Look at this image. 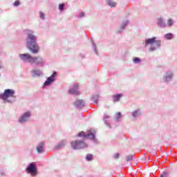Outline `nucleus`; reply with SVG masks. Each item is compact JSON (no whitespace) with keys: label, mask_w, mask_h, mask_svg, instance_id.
Instances as JSON below:
<instances>
[{"label":"nucleus","mask_w":177,"mask_h":177,"mask_svg":"<svg viewBox=\"0 0 177 177\" xmlns=\"http://www.w3.org/2000/svg\"><path fill=\"white\" fill-rule=\"evenodd\" d=\"M27 48L32 53L37 55L39 53V46L37 44V37L32 34H29L26 39Z\"/></svg>","instance_id":"1"},{"label":"nucleus","mask_w":177,"mask_h":177,"mask_svg":"<svg viewBox=\"0 0 177 177\" xmlns=\"http://www.w3.org/2000/svg\"><path fill=\"white\" fill-rule=\"evenodd\" d=\"M9 97H15V91L12 89H6L3 93L0 94V98L4 102H9Z\"/></svg>","instance_id":"2"},{"label":"nucleus","mask_w":177,"mask_h":177,"mask_svg":"<svg viewBox=\"0 0 177 177\" xmlns=\"http://www.w3.org/2000/svg\"><path fill=\"white\" fill-rule=\"evenodd\" d=\"M71 147L74 150H78L80 149H85L86 147V144L82 141H72L71 142Z\"/></svg>","instance_id":"3"},{"label":"nucleus","mask_w":177,"mask_h":177,"mask_svg":"<svg viewBox=\"0 0 177 177\" xmlns=\"http://www.w3.org/2000/svg\"><path fill=\"white\" fill-rule=\"evenodd\" d=\"M154 45L156 46H160L161 45V41L157 40L156 37L147 39L145 40V46H147V45Z\"/></svg>","instance_id":"4"},{"label":"nucleus","mask_w":177,"mask_h":177,"mask_svg":"<svg viewBox=\"0 0 177 177\" xmlns=\"http://www.w3.org/2000/svg\"><path fill=\"white\" fill-rule=\"evenodd\" d=\"M26 171L28 174H31V175H37V168L35 167V163H30L26 168Z\"/></svg>","instance_id":"5"},{"label":"nucleus","mask_w":177,"mask_h":177,"mask_svg":"<svg viewBox=\"0 0 177 177\" xmlns=\"http://www.w3.org/2000/svg\"><path fill=\"white\" fill-rule=\"evenodd\" d=\"M19 57L23 60L24 62H28L29 63H31V60L32 59V56L31 55L26 53V54H20Z\"/></svg>","instance_id":"6"},{"label":"nucleus","mask_w":177,"mask_h":177,"mask_svg":"<svg viewBox=\"0 0 177 177\" xmlns=\"http://www.w3.org/2000/svg\"><path fill=\"white\" fill-rule=\"evenodd\" d=\"M30 63L37 64L38 66L44 63V59H42V57H32Z\"/></svg>","instance_id":"7"},{"label":"nucleus","mask_w":177,"mask_h":177,"mask_svg":"<svg viewBox=\"0 0 177 177\" xmlns=\"http://www.w3.org/2000/svg\"><path fill=\"white\" fill-rule=\"evenodd\" d=\"M79 138H88V139H95V134L92 133H89L88 134H86L85 132L82 131L78 133Z\"/></svg>","instance_id":"8"},{"label":"nucleus","mask_w":177,"mask_h":177,"mask_svg":"<svg viewBox=\"0 0 177 177\" xmlns=\"http://www.w3.org/2000/svg\"><path fill=\"white\" fill-rule=\"evenodd\" d=\"M30 115H31V113H30V112H26L25 113H24L22 117L19 118V122H21V124L26 122L27 120H28V117H30Z\"/></svg>","instance_id":"9"},{"label":"nucleus","mask_w":177,"mask_h":177,"mask_svg":"<svg viewBox=\"0 0 177 177\" xmlns=\"http://www.w3.org/2000/svg\"><path fill=\"white\" fill-rule=\"evenodd\" d=\"M57 75V73L56 72H54L50 77H49L47 80L45 82L44 85H49L51 82H53L55 81V78Z\"/></svg>","instance_id":"10"},{"label":"nucleus","mask_w":177,"mask_h":177,"mask_svg":"<svg viewBox=\"0 0 177 177\" xmlns=\"http://www.w3.org/2000/svg\"><path fill=\"white\" fill-rule=\"evenodd\" d=\"M44 142H41L37 147V153H42L44 151Z\"/></svg>","instance_id":"11"},{"label":"nucleus","mask_w":177,"mask_h":177,"mask_svg":"<svg viewBox=\"0 0 177 177\" xmlns=\"http://www.w3.org/2000/svg\"><path fill=\"white\" fill-rule=\"evenodd\" d=\"M106 2L111 8H115V6H117V3L111 0H106Z\"/></svg>","instance_id":"12"},{"label":"nucleus","mask_w":177,"mask_h":177,"mask_svg":"<svg viewBox=\"0 0 177 177\" xmlns=\"http://www.w3.org/2000/svg\"><path fill=\"white\" fill-rule=\"evenodd\" d=\"M75 104L79 107H84L85 106V102H84L82 100H78L76 101Z\"/></svg>","instance_id":"13"},{"label":"nucleus","mask_w":177,"mask_h":177,"mask_svg":"<svg viewBox=\"0 0 177 177\" xmlns=\"http://www.w3.org/2000/svg\"><path fill=\"white\" fill-rule=\"evenodd\" d=\"M122 95L117 94L115 95H113V102H119L120 99H121Z\"/></svg>","instance_id":"14"},{"label":"nucleus","mask_w":177,"mask_h":177,"mask_svg":"<svg viewBox=\"0 0 177 177\" xmlns=\"http://www.w3.org/2000/svg\"><path fill=\"white\" fill-rule=\"evenodd\" d=\"M66 143H67V141L63 140L58 145H57V149H60V147H64L66 146Z\"/></svg>","instance_id":"15"},{"label":"nucleus","mask_w":177,"mask_h":177,"mask_svg":"<svg viewBox=\"0 0 177 177\" xmlns=\"http://www.w3.org/2000/svg\"><path fill=\"white\" fill-rule=\"evenodd\" d=\"M165 39H172L174 35L172 33H167L165 36Z\"/></svg>","instance_id":"16"},{"label":"nucleus","mask_w":177,"mask_h":177,"mask_svg":"<svg viewBox=\"0 0 177 177\" xmlns=\"http://www.w3.org/2000/svg\"><path fill=\"white\" fill-rule=\"evenodd\" d=\"M158 24L160 26V27H165V24L164 22H162V19L159 18L158 19Z\"/></svg>","instance_id":"17"},{"label":"nucleus","mask_w":177,"mask_h":177,"mask_svg":"<svg viewBox=\"0 0 177 177\" xmlns=\"http://www.w3.org/2000/svg\"><path fill=\"white\" fill-rule=\"evenodd\" d=\"M86 158L88 161H91V160H93V156L91 153H88L86 155Z\"/></svg>","instance_id":"18"},{"label":"nucleus","mask_w":177,"mask_h":177,"mask_svg":"<svg viewBox=\"0 0 177 177\" xmlns=\"http://www.w3.org/2000/svg\"><path fill=\"white\" fill-rule=\"evenodd\" d=\"M32 73L35 74V75H41V71H37V70H32Z\"/></svg>","instance_id":"19"},{"label":"nucleus","mask_w":177,"mask_h":177,"mask_svg":"<svg viewBox=\"0 0 177 177\" xmlns=\"http://www.w3.org/2000/svg\"><path fill=\"white\" fill-rule=\"evenodd\" d=\"M141 60L139 57H134L133 59V63H140Z\"/></svg>","instance_id":"20"},{"label":"nucleus","mask_w":177,"mask_h":177,"mask_svg":"<svg viewBox=\"0 0 177 177\" xmlns=\"http://www.w3.org/2000/svg\"><path fill=\"white\" fill-rule=\"evenodd\" d=\"M115 118L116 120H120L121 118V113L118 112L115 113Z\"/></svg>","instance_id":"21"},{"label":"nucleus","mask_w":177,"mask_h":177,"mask_svg":"<svg viewBox=\"0 0 177 177\" xmlns=\"http://www.w3.org/2000/svg\"><path fill=\"white\" fill-rule=\"evenodd\" d=\"M174 75L172 73H169V75H166V80L167 81H168V80H171V78H172V76Z\"/></svg>","instance_id":"22"},{"label":"nucleus","mask_w":177,"mask_h":177,"mask_svg":"<svg viewBox=\"0 0 177 177\" xmlns=\"http://www.w3.org/2000/svg\"><path fill=\"white\" fill-rule=\"evenodd\" d=\"M173 24H174V21H172V19H169L167 21V25L171 27V26H172Z\"/></svg>","instance_id":"23"},{"label":"nucleus","mask_w":177,"mask_h":177,"mask_svg":"<svg viewBox=\"0 0 177 177\" xmlns=\"http://www.w3.org/2000/svg\"><path fill=\"white\" fill-rule=\"evenodd\" d=\"M113 158H115V160L120 158V153H115L113 156Z\"/></svg>","instance_id":"24"},{"label":"nucleus","mask_w":177,"mask_h":177,"mask_svg":"<svg viewBox=\"0 0 177 177\" xmlns=\"http://www.w3.org/2000/svg\"><path fill=\"white\" fill-rule=\"evenodd\" d=\"M64 8V4H59V10H61V11L63 10Z\"/></svg>","instance_id":"25"},{"label":"nucleus","mask_w":177,"mask_h":177,"mask_svg":"<svg viewBox=\"0 0 177 177\" xmlns=\"http://www.w3.org/2000/svg\"><path fill=\"white\" fill-rule=\"evenodd\" d=\"M40 17L41 19H45V14H44V12H40Z\"/></svg>","instance_id":"26"},{"label":"nucleus","mask_w":177,"mask_h":177,"mask_svg":"<svg viewBox=\"0 0 177 177\" xmlns=\"http://www.w3.org/2000/svg\"><path fill=\"white\" fill-rule=\"evenodd\" d=\"M15 6H19V5H20V2L19 1H16L14 3Z\"/></svg>","instance_id":"27"},{"label":"nucleus","mask_w":177,"mask_h":177,"mask_svg":"<svg viewBox=\"0 0 177 177\" xmlns=\"http://www.w3.org/2000/svg\"><path fill=\"white\" fill-rule=\"evenodd\" d=\"M127 161H131V160H132V156H127Z\"/></svg>","instance_id":"28"},{"label":"nucleus","mask_w":177,"mask_h":177,"mask_svg":"<svg viewBox=\"0 0 177 177\" xmlns=\"http://www.w3.org/2000/svg\"><path fill=\"white\" fill-rule=\"evenodd\" d=\"M149 50H150V52H153V50H156V48H154V47H151V48H149Z\"/></svg>","instance_id":"29"},{"label":"nucleus","mask_w":177,"mask_h":177,"mask_svg":"<svg viewBox=\"0 0 177 177\" xmlns=\"http://www.w3.org/2000/svg\"><path fill=\"white\" fill-rule=\"evenodd\" d=\"M136 115H138V113L136 111L133 112V116L136 117Z\"/></svg>","instance_id":"30"},{"label":"nucleus","mask_w":177,"mask_h":177,"mask_svg":"<svg viewBox=\"0 0 177 177\" xmlns=\"http://www.w3.org/2000/svg\"><path fill=\"white\" fill-rule=\"evenodd\" d=\"M69 93H75V91H73V90H71V91H69Z\"/></svg>","instance_id":"31"},{"label":"nucleus","mask_w":177,"mask_h":177,"mask_svg":"<svg viewBox=\"0 0 177 177\" xmlns=\"http://www.w3.org/2000/svg\"><path fill=\"white\" fill-rule=\"evenodd\" d=\"M84 15L85 14H84V13L80 14V17H82L83 16H84Z\"/></svg>","instance_id":"32"},{"label":"nucleus","mask_w":177,"mask_h":177,"mask_svg":"<svg viewBox=\"0 0 177 177\" xmlns=\"http://www.w3.org/2000/svg\"><path fill=\"white\" fill-rule=\"evenodd\" d=\"M160 177H164V175H161Z\"/></svg>","instance_id":"33"},{"label":"nucleus","mask_w":177,"mask_h":177,"mask_svg":"<svg viewBox=\"0 0 177 177\" xmlns=\"http://www.w3.org/2000/svg\"><path fill=\"white\" fill-rule=\"evenodd\" d=\"M164 175L167 176V173H165Z\"/></svg>","instance_id":"34"},{"label":"nucleus","mask_w":177,"mask_h":177,"mask_svg":"<svg viewBox=\"0 0 177 177\" xmlns=\"http://www.w3.org/2000/svg\"><path fill=\"white\" fill-rule=\"evenodd\" d=\"M0 68H2V66L0 65Z\"/></svg>","instance_id":"35"}]
</instances>
